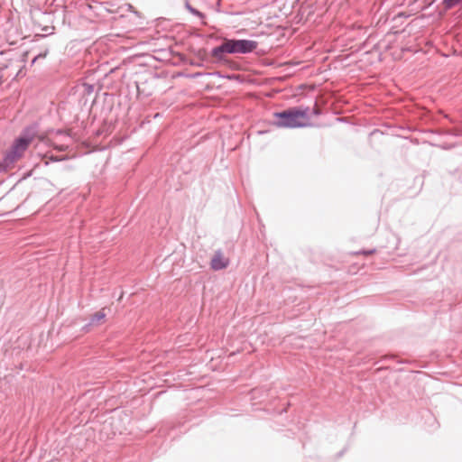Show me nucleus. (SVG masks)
Instances as JSON below:
<instances>
[{"mask_svg": "<svg viewBox=\"0 0 462 462\" xmlns=\"http://www.w3.org/2000/svg\"><path fill=\"white\" fill-rule=\"evenodd\" d=\"M256 47L257 42L254 41L225 39L220 46L212 50L211 55L217 60H223L225 53H248L254 51Z\"/></svg>", "mask_w": 462, "mask_h": 462, "instance_id": "obj_1", "label": "nucleus"}, {"mask_svg": "<svg viewBox=\"0 0 462 462\" xmlns=\"http://www.w3.org/2000/svg\"><path fill=\"white\" fill-rule=\"evenodd\" d=\"M274 116L279 119L276 125L286 128H298L307 125L308 109L290 108L288 110L278 112Z\"/></svg>", "mask_w": 462, "mask_h": 462, "instance_id": "obj_2", "label": "nucleus"}, {"mask_svg": "<svg viewBox=\"0 0 462 462\" xmlns=\"http://www.w3.org/2000/svg\"><path fill=\"white\" fill-rule=\"evenodd\" d=\"M230 263L229 257L226 256L222 251H216L210 260V268L214 271L226 269Z\"/></svg>", "mask_w": 462, "mask_h": 462, "instance_id": "obj_3", "label": "nucleus"}, {"mask_svg": "<svg viewBox=\"0 0 462 462\" xmlns=\"http://www.w3.org/2000/svg\"><path fill=\"white\" fill-rule=\"evenodd\" d=\"M106 317V308H102L92 315L91 321L93 324H101Z\"/></svg>", "mask_w": 462, "mask_h": 462, "instance_id": "obj_4", "label": "nucleus"}, {"mask_svg": "<svg viewBox=\"0 0 462 462\" xmlns=\"http://www.w3.org/2000/svg\"><path fill=\"white\" fill-rule=\"evenodd\" d=\"M461 0H444L443 4L446 8H451L457 4H458Z\"/></svg>", "mask_w": 462, "mask_h": 462, "instance_id": "obj_5", "label": "nucleus"}, {"mask_svg": "<svg viewBox=\"0 0 462 462\" xmlns=\"http://www.w3.org/2000/svg\"><path fill=\"white\" fill-rule=\"evenodd\" d=\"M374 253H375L374 249L370 250V251H364V252H362V254H373Z\"/></svg>", "mask_w": 462, "mask_h": 462, "instance_id": "obj_6", "label": "nucleus"}]
</instances>
